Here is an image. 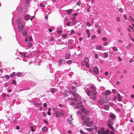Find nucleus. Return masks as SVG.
<instances>
[{
  "label": "nucleus",
  "mask_w": 134,
  "mask_h": 134,
  "mask_svg": "<svg viewBox=\"0 0 134 134\" xmlns=\"http://www.w3.org/2000/svg\"><path fill=\"white\" fill-rule=\"evenodd\" d=\"M91 98L93 100H94L96 99V89L93 86H91Z\"/></svg>",
  "instance_id": "f257e3e1"
},
{
  "label": "nucleus",
  "mask_w": 134,
  "mask_h": 134,
  "mask_svg": "<svg viewBox=\"0 0 134 134\" xmlns=\"http://www.w3.org/2000/svg\"><path fill=\"white\" fill-rule=\"evenodd\" d=\"M109 129H107L105 131L103 128H102L101 129L99 130L98 132V134H109Z\"/></svg>",
  "instance_id": "f03ea898"
},
{
  "label": "nucleus",
  "mask_w": 134,
  "mask_h": 134,
  "mask_svg": "<svg viewBox=\"0 0 134 134\" xmlns=\"http://www.w3.org/2000/svg\"><path fill=\"white\" fill-rule=\"evenodd\" d=\"M82 103V102L81 101L80 102H79L78 103L77 101L74 102L72 101L71 102H70L69 104L71 106H74L76 105V104L77 105L78 104H81Z\"/></svg>",
  "instance_id": "7ed1b4c3"
},
{
  "label": "nucleus",
  "mask_w": 134,
  "mask_h": 134,
  "mask_svg": "<svg viewBox=\"0 0 134 134\" xmlns=\"http://www.w3.org/2000/svg\"><path fill=\"white\" fill-rule=\"evenodd\" d=\"M90 118L88 117H86L84 119L83 121L82 122V124L83 125H85L90 120Z\"/></svg>",
  "instance_id": "20e7f679"
},
{
  "label": "nucleus",
  "mask_w": 134,
  "mask_h": 134,
  "mask_svg": "<svg viewBox=\"0 0 134 134\" xmlns=\"http://www.w3.org/2000/svg\"><path fill=\"white\" fill-rule=\"evenodd\" d=\"M111 91L109 90H107L102 93L104 95H108L111 94Z\"/></svg>",
  "instance_id": "39448f33"
},
{
  "label": "nucleus",
  "mask_w": 134,
  "mask_h": 134,
  "mask_svg": "<svg viewBox=\"0 0 134 134\" xmlns=\"http://www.w3.org/2000/svg\"><path fill=\"white\" fill-rule=\"evenodd\" d=\"M32 36H31L30 37L27 36L25 39V41L27 42L28 41H31L32 40Z\"/></svg>",
  "instance_id": "423d86ee"
},
{
  "label": "nucleus",
  "mask_w": 134,
  "mask_h": 134,
  "mask_svg": "<svg viewBox=\"0 0 134 134\" xmlns=\"http://www.w3.org/2000/svg\"><path fill=\"white\" fill-rule=\"evenodd\" d=\"M93 72L96 74H98L99 72V71L98 68L97 67H95L93 68Z\"/></svg>",
  "instance_id": "0eeeda50"
},
{
  "label": "nucleus",
  "mask_w": 134,
  "mask_h": 134,
  "mask_svg": "<svg viewBox=\"0 0 134 134\" xmlns=\"http://www.w3.org/2000/svg\"><path fill=\"white\" fill-rule=\"evenodd\" d=\"M84 62L86 64V66L88 68H89L90 66L88 63L89 60L87 58H85L84 59Z\"/></svg>",
  "instance_id": "6e6552de"
},
{
  "label": "nucleus",
  "mask_w": 134,
  "mask_h": 134,
  "mask_svg": "<svg viewBox=\"0 0 134 134\" xmlns=\"http://www.w3.org/2000/svg\"><path fill=\"white\" fill-rule=\"evenodd\" d=\"M102 100H103L104 103H107L109 101V100L108 98V97L106 96Z\"/></svg>",
  "instance_id": "1a4fd4ad"
},
{
  "label": "nucleus",
  "mask_w": 134,
  "mask_h": 134,
  "mask_svg": "<svg viewBox=\"0 0 134 134\" xmlns=\"http://www.w3.org/2000/svg\"><path fill=\"white\" fill-rule=\"evenodd\" d=\"M117 97L118 98V100L119 102L121 101L122 99V97L120 96L119 93H118L117 94Z\"/></svg>",
  "instance_id": "9d476101"
},
{
  "label": "nucleus",
  "mask_w": 134,
  "mask_h": 134,
  "mask_svg": "<svg viewBox=\"0 0 134 134\" xmlns=\"http://www.w3.org/2000/svg\"><path fill=\"white\" fill-rule=\"evenodd\" d=\"M93 124L92 121L89 122L87 124L86 126L90 127L93 126Z\"/></svg>",
  "instance_id": "9b49d317"
},
{
  "label": "nucleus",
  "mask_w": 134,
  "mask_h": 134,
  "mask_svg": "<svg viewBox=\"0 0 134 134\" xmlns=\"http://www.w3.org/2000/svg\"><path fill=\"white\" fill-rule=\"evenodd\" d=\"M98 103L100 105H102L104 103L102 99L99 100L98 101Z\"/></svg>",
  "instance_id": "f8f14e48"
},
{
  "label": "nucleus",
  "mask_w": 134,
  "mask_h": 134,
  "mask_svg": "<svg viewBox=\"0 0 134 134\" xmlns=\"http://www.w3.org/2000/svg\"><path fill=\"white\" fill-rule=\"evenodd\" d=\"M109 117L110 118L112 119H114L116 118V116L115 115L113 114H111L109 115Z\"/></svg>",
  "instance_id": "ddd939ff"
},
{
  "label": "nucleus",
  "mask_w": 134,
  "mask_h": 134,
  "mask_svg": "<svg viewBox=\"0 0 134 134\" xmlns=\"http://www.w3.org/2000/svg\"><path fill=\"white\" fill-rule=\"evenodd\" d=\"M73 96L76 98H78L79 97V95L76 94V92H74L72 94Z\"/></svg>",
  "instance_id": "4468645a"
},
{
  "label": "nucleus",
  "mask_w": 134,
  "mask_h": 134,
  "mask_svg": "<svg viewBox=\"0 0 134 134\" xmlns=\"http://www.w3.org/2000/svg\"><path fill=\"white\" fill-rule=\"evenodd\" d=\"M66 11L68 14L70 15L71 14L72 11V9H70L66 10Z\"/></svg>",
  "instance_id": "2eb2a0df"
},
{
  "label": "nucleus",
  "mask_w": 134,
  "mask_h": 134,
  "mask_svg": "<svg viewBox=\"0 0 134 134\" xmlns=\"http://www.w3.org/2000/svg\"><path fill=\"white\" fill-rule=\"evenodd\" d=\"M108 124L107 125H113L114 124L113 122L110 119L108 120Z\"/></svg>",
  "instance_id": "dca6fc26"
},
{
  "label": "nucleus",
  "mask_w": 134,
  "mask_h": 134,
  "mask_svg": "<svg viewBox=\"0 0 134 134\" xmlns=\"http://www.w3.org/2000/svg\"><path fill=\"white\" fill-rule=\"evenodd\" d=\"M24 18L26 20H28L29 19V15H26L24 16Z\"/></svg>",
  "instance_id": "f3484780"
},
{
  "label": "nucleus",
  "mask_w": 134,
  "mask_h": 134,
  "mask_svg": "<svg viewBox=\"0 0 134 134\" xmlns=\"http://www.w3.org/2000/svg\"><path fill=\"white\" fill-rule=\"evenodd\" d=\"M18 27H24L22 22L18 23Z\"/></svg>",
  "instance_id": "a211bd4d"
},
{
  "label": "nucleus",
  "mask_w": 134,
  "mask_h": 134,
  "mask_svg": "<svg viewBox=\"0 0 134 134\" xmlns=\"http://www.w3.org/2000/svg\"><path fill=\"white\" fill-rule=\"evenodd\" d=\"M111 125H107L108 126L109 128L114 131V128H113V126H111Z\"/></svg>",
  "instance_id": "6ab92c4d"
},
{
  "label": "nucleus",
  "mask_w": 134,
  "mask_h": 134,
  "mask_svg": "<svg viewBox=\"0 0 134 134\" xmlns=\"http://www.w3.org/2000/svg\"><path fill=\"white\" fill-rule=\"evenodd\" d=\"M102 47L101 46H98L96 47V48L98 50H101Z\"/></svg>",
  "instance_id": "aec40b11"
},
{
  "label": "nucleus",
  "mask_w": 134,
  "mask_h": 134,
  "mask_svg": "<svg viewBox=\"0 0 134 134\" xmlns=\"http://www.w3.org/2000/svg\"><path fill=\"white\" fill-rule=\"evenodd\" d=\"M72 90L74 91V92H76L77 91V88L75 87H72Z\"/></svg>",
  "instance_id": "412c9836"
},
{
  "label": "nucleus",
  "mask_w": 134,
  "mask_h": 134,
  "mask_svg": "<svg viewBox=\"0 0 134 134\" xmlns=\"http://www.w3.org/2000/svg\"><path fill=\"white\" fill-rule=\"evenodd\" d=\"M71 100H73L75 101H77V100L75 98H73V97H71L70 98Z\"/></svg>",
  "instance_id": "4be33fe9"
},
{
  "label": "nucleus",
  "mask_w": 134,
  "mask_h": 134,
  "mask_svg": "<svg viewBox=\"0 0 134 134\" xmlns=\"http://www.w3.org/2000/svg\"><path fill=\"white\" fill-rule=\"evenodd\" d=\"M67 122L70 125H71L72 124V122L71 120L69 119H68L67 121Z\"/></svg>",
  "instance_id": "5701e85b"
},
{
  "label": "nucleus",
  "mask_w": 134,
  "mask_h": 134,
  "mask_svg": "<svg viewBox=\"0 0 134 134\" xmlns=\"http://www.w3.org/2000/svg\"><path fill=\"white\" fill-rule=\"evenodd\" d=\"M86 130L87 131L89 132H91L93 130V129L92 128H87L86 129Z\"/></svg>",
  "instance_id": "b1692460"
},
{
  "label": "nucleus",
  "mask_w": 134,
  "mask_h": 134,
  "mask_svg": "<svg viewBox=\"0 0 134 134\" xmlns=\"http://www.w3.org/2000/svg\"><path fill=\"white\" fill-rule=\"evenodd\" d=\"M47 128L46 127H44L42 129V130L43 131L46 132L47 130Z\"/></svg>",
  "instance_id": "393cba45"
},
{
  "label": "nucleus",
  "mask_w": 134,
  "mask_h": 134,
  "mask_svg": "<svg viewBox=\"0 0 134 134\" xmlns=\"http://www.w3.org/2000/svg\"><path fill=\"white\" fill-rule=\"evenodd\" d=\"M70 56V55L69 54H66L65 55L66 58L67 59H69Z\"/></svg>",
  "instance_id": "a878e982"
},
{
  "label": "nucleus",
  "mask_w": 134,
  "mask_h": 134,
  "mask_svg": "<svg viewBox=\"0 0 134 134\" xmlns=\"http://www.w3.org/2000/svg\"><path fill=\"white\" fill-rule=\"evenodd\" d=\"M19 30L20 32H22L23 30V28L24 27H18Z\"/></svg>",
  "instance_id": "bb28decb"
},
{
  "label": "nucleus",
  "mask_w": 134,
  "mask_h": 134,
  "mask_svg": "<svg viewBox=\"0 0 134 134\" xmlns=\"http://www.w3.org/2000/svg\"><path fill=\"white\" fill-rule=\"evenodd\" d=\"M71 20H73L72 23L74 24H75L76 23V21L75 20V18L72 19Z\"/></svg>",
  "instance_id": "cd10ccee"
},
{
  "label": "nucleus",
  "mask_w": 134,
  "mask_h": 134,
  "mask_svg": "<svg viewBox=\"0 0 134 134\" xmlns=\"http://www.w3.org/2000/svg\"><path fill=\"white\" fill-rule=\"evenodd\" d=\"M104 109L106 110H108L109 109V107L108 105H106L104 106Z\"/></svg>",
  "instance_id": "c85d7f7f"
},
{
  "label": "nucleus",
  "mask_w": 134,
  "mask_h": 134,
  "mask_svg": "<svg viewBox=\"0 0 134 134\" xmlns=\"http://www.w3.org/2000/svg\"><path fill=\"white\" fill-rule=\"evenodd\" d=\"M55 115H56L57 117L58 118H59V112L58 111H56L55 112Z\"/></svg>",
  "instance_id": "c756f323"
},
{
  "label": "nucleus",
  "mask_w": 134,
  "mask_h": 134,
  "mask_svg": "<svg viewBox=\"0 0 134 134\" xmlns=\"http://www.w3.org/2000/svg\"><path fill=\"white\" fill-rule=\"evenodd\" d=\"M81 112L84 113L86 111V109L85 108H83L81 109Z\"/></svg>",
  "instance_id": "7c9ffc66"
},
{
  "label": "nucleus",
  "mask_w": 134,
  "mask_h": 134,
  "mask_svg": "<svg viewBox=\"0 0 134 134\" xmlns=\"http://www.w3.org/2000/svg\"><path fill=\"white\" fill-rule=\"evenodd\" d=\"M97 32L99 34H100L101 33V29H100V28H99L97 30Z\"/></svg>",
  "instance_id": "2f4dec72"
},
{
  "label": "nucleus",
  "mask_w": 134,
  "mask_h": 134,
  "mask_svg": "<svg viewBox=\"0 0 134 134\" xmlns=\"http://www.w3.org/2000/svg\"><path fill=\"white\" fill-rule=\"evenodd\" d=\"M32 46V44L30 43H29L27 44V47L30 48Z\"/></svg>",
  "instance_id": "473e14b6"
},
{
  "label": "nucleus",
  "mask_w": 134,
  "mask_h": 134,
  "mask_svg": "<svg viewBox=\"0 0 134 134\" xmlns=\"http://www.w3.org/2000/svg\"><path fill=\"white\" fill-rule=\"evenodd\" d=\"M104 55L105 58H107L108 57V54L106 53H104Z\"/></svg>",
  "instance_id": "72a5a7b5"
},
{
  "label": "nucleus",
  "mask_w": 134,
  "mask_h": 134,
  "mask_svg": "<svg viewBox=\"0 0 134 134\" xmlns=\"http://www.w3.org/2000/svg\"><path fill=\"white\" fill-rule=\"evenodd\" d=\"M21 73L20 72H17L16 73V76H20L21 75Z\"/></svg>",
  "instance_id": "f704fd0d"
},
{
  "label": "nucleus",
  "mask_w": 134,
  "mask_h": 134,
  "mask_svg": "<svg viewBox=\"0 0 134 134\" xmlns=\"http://www.w3.org/2000/svg\"><path fill=\"white\" fill-rule=\"evenodd\" d=\"M60 115L62 116H63L64 115V113L63 111V110H61L60 113Z\"/></svg>",
  "instance_id": "c9c22d12"
},
{
  "label": "nucleus",
  "mask_w": 134,
  "mask_h": 134,
  "mask_svg": "<svg viewBox=\"0 0 134 134\" xmlns=\"http://www.w3.org/2000/svg\"><path fill=\"white\" fill-rule=\"evenodd\" d=\"M86 92L88 96L90 95L91 94V92H90L88 91H86Z\"/></svg>",
  "instance_id": "e433bc0d"
},
{
  "label": "nucleus",
  "mask_w": 134,
  "mask_h": 134,
  "mask_svg": "<svg viewBox=\"0 0 134 134\" xmlns=\"http://www.w3.org/2000/svg\"><path fill=\"white\" fill-rule=\"evenodd\" d=\"M4 78H5L6 79H7V80H8V79H9V78H10V77H9V76L8 75H6L5 77H4Z\"/></svg>",
  "instance_id": "4c0bfd02"
},
{
  "label": "nucleus",
  "mask_w": 134,
  "mask_h": 134,
  "mask_svg": "<svg viewBox=\"0 0 134 134\" xmlns=\"http://www.w3.org/2000/svg\"><path fill=\"white\" fill-rule=\"evenodd\" d=\"M22 34L24 36H26L27 34V32L26 31H24Z\"/></svg>",
  "instance_id": "58836bf2"
},
{
  "label": "nucleus",
  "mask_w": 134,
  "mask_h": 134,
  "mask_svg": "<svg viewBox=\"0 0 134 134\" xmlns=\"http://www.w3.org/2000/svg\"><path fill=\"white\" fill-rule=\"evenodd\" d=\"M71 24V22H67L66 24V25L67 26H70V24Z\"/></svg>",
  "instance_id": "ea45409f"
},
{
  "label": "nucleus",
  "mask_w": 134,
  "mask_h": 134,
  "mask_svg": "<svg viewBox=\"0 0 134 134\" xmlns=\"http://www.w3.org/2000/svg\"><path fill=\"white\" fill-rule=\"evenodd\" d=\"M116 20L118 22H119L120 21L121 19L119 17H117L116 18Z\"/></svg>",
  "instance_id": "a19ab883"
},
{
  "label": "nucleus",
  "mask_w": 134,
  "mask_h": 134,
  "mask_svg": "<svg viewBox=\"0 0 134 134\" xmlns=\"http://www.w3.org/2000/svg\"><path fill=\"white\" fill-rule=\"evenodd\" d=\"M74 33H75V31L74 30H71V34H70L71 35H72L73 34H74Z\"/></svg>",
  "instance_id": "79ce46f5"
},
{
  "label": "nucleus",
  "mask_w": 134,
  "mask_h": 134,
  "mask_svg": "<svg viewBox=\"0 0 134 134\" xmlns=\"http://www.w3.org/2000/svg\"><path fill=\"white\" fill-rule=\"evenodd\" d=\"M67 63L68 64H71L72 63V61L71 60H69L67 61Z\"/></svg>",
  "instance_id": "37998d69"
},
{
  "label": "nucleus",
  "mask_w": 134,
  "mask_h": 134,
  "mask_svg": "<svg viewBox=\"0 0 134 134\" xmlns=\"http://www.w3.org/2000/svg\"><path fill=\"white\" fill-rule=\"evenodd\" d=\"M116 99H117V98H116V97L115 96H114L113 97V101H116Z\"/></svg>",
  "instance_id": "c03bdc74"
},
{
  "label": "nucleus",
  "mask_w": 134,
  "mask_h": 134,
  "mask_svg": "<svg viewBox=\"0 0 134 134\" xmlns=\"http://www.w3.org/2000/svg\"><path fill=\"white\" fill-rule=\"evenodd\" d=\"M112 91L113 93L114 94L116 93L117 92V91L116 90L114 89H113L112 90Z\"/></svg>",
  "instance_id": "a18cd8bd"
},
{
  "label": "nucleus",
  "mask_w": 134,
  "mask_h": 134,
  "mask_svg": "<svg viewBox=\"0 0 134 134\" xmlns=\"http://www.w3.org/2000/svg\"><path fill=\"white\" fill-rule=\"evenodd\" d=\"M15 76V72H13L12 73L11 76V77H13Z\"/></svg>",
  "instance_id": "49530a36"
},
{
  "label": "nucleus",
  "mask_w": 134,
  "mask_h": 134,
  "mask_svg": "<svg viewBox=\"0 0 134 134\" xmlns=\"http://www.w3.org/2000/svg\"><path fill=\"white\" fill-rule=\"evenodd\" d=\"M55 89L54 88H52L51 90V91L52 93H54L55 92Z\"/></svg>",
  "instance_id": "de8ad7c7"
},
{
  "label": "nucleus",
  "mask_w": 134,
  "mask_h": 134,
  "mask_svg": "<svg viewBox=\"0 0 134 134\" xmlns=\"http://www.w3.org/2000/svg\"><path fill=\"white\" fill-rule=\"evenodd\" d=\"M86 25L87 26H91V24L89 22H87L86 23Z\"/></svg>",
  "instance_id": "09e8293b"
},
{
  "label": "nucleus",
  "mask_w": 134,
  "mask_h": 134,
  "mask_svg": "<svg viewBox=\"0 0 134 134\" xmlns=\"http://www.w3.org/2000/svg\"><path fill=\"white\" fill-rule=\"evenodd\" d=\"M86 117H85V116H82L81 117V119L82 120H83Z\"/></svg>",
  "instance_id": "8fccbe9b"
},
{
  "label": "nucleus",
  "mask_w": 134,
  "mask_h": 134,
  "mask_svg": "<svg viewBox=\"0 0 134 134\" xmlns=\"http://www.w3.org/2000/svg\"><path fill=\"white\" fill-rule=\"evenodd\" d=\"M63 60V59H61L60 60H59V63L60 64H62V63Z\"/></svg>",
  "instance_id": "3c124183"
},
{
  "label": "nucleus",
  "mask_w": 134,
  "mask_h": 134,
  "mask_svg": "<svg viewBox=\"0 0 134 134\" xmlns=\"http://www.w3.org/2000/svg\"><path fill=\"white\" fill-rule=\"evenodd\" d=\"M113 49L115 51H116L118 50V49L115 47H113Z\"/></svg>",
  "instance_id": "603ef678"
},
{
  "label": "nucleus",
  "mask_w": 134,
  "mask_h": 134,
  "mask_svg": "<svg viewBox=\"0 0 134 134\" xmlns=\"http://www.w3.org/2000/svg\"><path fill=\"white\" fill-rule=\"evenodd\" d=\"M16 81L15 80H13L12 81V83L13 84L16 85Z\"/></svg>",
  "instance_id": "864d4df0"
},
{
  "label": "nucleus",
  "mask_w": 134,
  "mask_h": 134,
  "mask_svg": "<svg viewBox=\"0 0 134 134\" xmlns=\"http://www.w3.org/2000/svg\"><path fill=\"white\" fill-rule=\"evenodd\" d=\"M21 20V19H18L17 20V22L18 23H20V22H21L20 21Z\"/></svg>",
  "instance_id": "5fc2aeb1"
},
{
  "label": "nucleus",
  "mask_w": 134,
  "mask_h": 134,
  "mask_svg": "<svg viewBox=\"0 0 134 134\" xmlns=\"http://www.w3.org/2000/svg\"><path fill=\"white\" fill-rule=\"evenodd\" d=\"M103 40L104 41H106L107 39L106 37H104L103 38Z\"/></svg>",
  "instance_id": "6e6d98bb"
},
{
  "label": "nucleus",
  "mask_w": 134,
  "mask_h": 134,
  "mask_svg": "<svg viewBox=\"0 0 134 134\" xmlns=\"http://www.w3.org/2000/svg\"><path fill=\"white\" fill-rule=\"evenodd\" d=\"M86 33L87 34H90V33L89 30L88 29H87L86 31Z\"/></svg>",
  "instance_id": "4d7b16f0"
},
{
  "label": "nucleus",
  "mask_w": 134,
  "mask_h": 134,
  "mask_svg": "<svg viewBox=\"0 0 134 134\" xmlns=\"http://www.w3.org/2000/svg\"><path fill=\"white\" fill-rule=\"evenodd\" d=\"M96 37V35H94L92 36V39H94Z\"/></svg>",
  "instance_id": "13d9d810"
},
{
  "label": "nucleus",
  "mask_w": 134,
  "mask_h": 134,
  "mask_svg": "<svg viewBox=\"0 0 134 134\" xmlns=\"http://www.w3.org/2000/svg\"><path fill=\"white\" fill-rule=\"evenodd\" d=\"M30 129H31V130L32 131V132H34V131L33 127H32V126L31 127Z\"/></svg>",
  "instance_id": "bf43d9fd"
},
{
  "label": "nucleus",
  "mask_w": 134,
  "mask_h": 134,
  "mask_svg": "<svg viewBox=\"0 0 134 134\" xmlns=\"http://www.w3.org/2000/svg\"><path fill=\"white\" fill-rule=\"evenodd\" d=\"M118 60H119V61L120 62H121L122 61V59H121V58L120 57H118Z\"/></svg>",
  "instance_id": "052dcab7"
},
{
  "label": "nucleus",
  "mask_w": 134,
  "mask_h": 134,
  "mask_svg": "<svg viewBox=\"0 0 134 134\" xmlns=\"http://www.w3.org/2000/svg\"><path fill=\"white\" fill-rule=\"evenodd\" d=\"M62 36L63 37L65 38L67 36V35L65 34H64L62 35Z\"/></svg>",
  "instance_id": "680f3d73"
},
{
  "label": "nucleus",
  "mask_w": 134,
  "mask_h": 134,
  "mask_svg": "<svg viewBox=\"0 0 134 134\" xmlns=\"http://www.w3.org/2000/svg\"><path fill=\"white\" fill-rule=\"evenodd\" d=\"M81 3L80 1L77 2L76 3L77 4L79 5H80Z\"/></svg>",
  "instance_id": "e2e57ef3"
},
{
  "label": "nucleus",
  "mask_w": 134,
  "mask_h": 134,
  "mask_svg": "<svg viewBox=\"0 0 134 134\" xmlns=\"http://www.w3.org/2000/svg\"><path fill=\"white\" fill-rule=\"evenodd\" d=\"M104 45L105 46H107L108 45L107 42H105L104 43Z\"/></svg>",
  "instance_id": "0e129e2a"
},
{
  "label": "nucleus",
  "mask_w": 134,
  "mask_h": 134,
  "mask_svg": "<svg viewBox=\"0 0 134 134\" xmlns=\"http://www.w3.org/2000/svg\"><path fill=\"white\" fill-rule=\"evenodd\" d=\"M119 11L120 12H121L122 13V12H123V10L121 8H120L119 9Z\"/></svg>",
  "instance_id": "69168bd1"
},
{
  "label": "nucleus",
  "mask_w": 134,
  "mask_h": 134,
  "mask_svg": "<svg viewBox=\"0 0 134 134\" xmlns=\"http://www.w3.org/2000/svg\"><path fill=\"white\" fill-rule=\"evenodd\" d=\"M116 111L118 112H120L121 111L120 110L119 108H117L116 109Z\"/></svg>",
  "instance_id": "338daca9"
},
{
  "label": "nucleus",
  "mask_w": 134,
  "mask_h": 134,
  "mask_svg": "<svg viewBox=\"0 0 134 134\" xmlns=\"http://www.w3.org/2000/svg\"><path fill=\"white\" fill-rule=\"evenodd\" d=\"M80 132L81 133L84 134L85 132L83 131L82 130H81L80 131Z\"/></svg>",
  "instance_id": "774afa93"
}]
</instances>
